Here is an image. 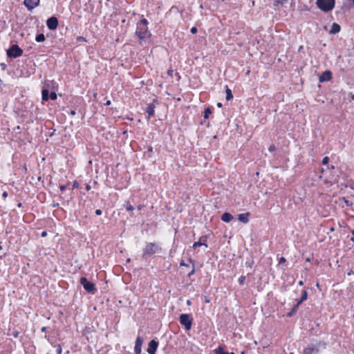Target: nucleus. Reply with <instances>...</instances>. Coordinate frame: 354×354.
I'll return each instance as SVG.
<instances>
[{
    "mask_svg": "<svg viewBox=\"0 0 354 354\" xmlns=\"http://www.w3.org/2000/svg\"><path fill=\"white\" fill-rule=\"evenodd\" d=\"M274 150H275V147H274V145H270V147H269V151H270V152H272V151H274Z\"/></svg>",
    "mask_w": 354,
    "mask_h": 354,
    "instance_id": "nucleus-31",
    "label": "nucleus"
},
{
    "mask_svg": "<svg viewBox=\"0 0 354 354\" xmlns=\"http://www.w3.org/2000/svg\"><path fill=\"white\" fill-rule=\"evenodd\" d=\"M2 196L3 198H6L8 196V193L6 192H3V194H2Z\"/></svg>",
    "mask_w": 354,
    "mask_h": 354,
    "instance_id": "nucleus-39",
    "label": "nucleus"
},
{
    "mask_svg": "<svg viewBox=\"0 0 354 354\" xmlns=\"http://www.w3.org/2000/svg\"><path fill=\"white\" fill-rule=\"evenodd\" d=\"M190 32L192 33V34H195L197 32V28L196 27H192L190 30Z\"/></svg>",
    "mask_w": 354,
    "mask_h": 354,
    "instance_id": "nucleus-30",
    "label": "nucleus"
},
{
    "mask_svg": "<svg viewBox=\"0 0 354 354\" xmlns=\"http://www.w3.org/2000/svg\"><path fill=\"white\" fill-rule=\"evenodd\" d=\"M1 249V246L0 245V250Z\"/></svg>",
    "mask_w": 354,
    "mask_h": 354,
    "instance_id": "nucleus-55",
    "label": "nucleus"
},
{
    "mask_svg": "<svg viewBox=\"0 0 354 354\" xmlns=\"http://www.w3.org/2000/svg\"><path fill=\"white\" fill-rule=\"evenodd\" d=\"M287 1L288 0H281V1L277 0L274 2V6L277 7V6H278L279 4L283 5L284 3H287Z\"/></svg>",
    "mask_w": 354,
    "mask_h": 354,
    "instance_id": "nucleus-23",
    "label": "nucleus"
},
{
    "mask_svg": "<svg viewBox=\"0 0 354 354\" xmlns=\"http://www.w3.org/2000/svg\"><path fill=\"white\" fill-rule=\"evenodd\" d=\"M217 106L221 108L222 106V104L221 102L217 103Z\"/></svg>",
    "mask_w": 354,
    "mask_h": 354,
    "instance_id": "nucleus-44",
    "label": "nucleus"
},
{
    "mask_svg": "<svg viewBox=\"0 0 354 354\" xmlns=\"http://www.w3.org/2000/svg\"><path fill=\"white\" fill-rule=\"evenodd\" d=\"M71 114L72 115H74L75 114V111H71Z\"/></svg>",
    "mask_w": 354,
    "mask_h": 354,
    "instance_id": "nucleus-46",
    "label": "nucleus"
},
{
    "mask_svg": "<svg viewBox=\"0 0 354 354\" xmlns=\"http://www.w3.org/2000/svg\"><path fill=\"white\" fill-rule=\"evenodd\" d=\"M138 209H141V206H138Z\"/></svg>",
    "mask_w": 354,
    "mask_h": 354,
    "instance_id": "nucleus-53",
    "label": "nucleus"
},
{
    "mask_svg": "<svg viewBox=\"0 0 354 354\" xmlns=\"http://www.w3.org/2000/svg\"><path fill=\"white\" fill-rule=\"evenodd\" d=\"M48 98V90L46 88H44L42 91V100L44 101H47Z\"/></svg>",
    "mask_w": 354,
    "mask_h": 354,
    "instance_id": "nucleus-18",
    "label": "nucleus"
},
{
    "mask_svg": "<svg viewBox=\"0 0 354 354\" xmlns=\"http://www.w3.org/2000/svg\"><path fill=\"white\" fill-rule=\"evenodd\" d=\"M167 75H169V76H172V75H173V70L169 69V70L167 71Z\"/></svg>",
    "mask_w": 354,
    "mask_h": 354,
    "instance_id": "nucleus-32",
    "label": "nucleus"
},
{
    "mask_svg": "<svg viewBox=\"0 0 354 354\" xmlns=\"http://www.w3.org/2000/svg\"><path fill=\"white\" fill-rule=\"evenodd\" d=\"M296 310H293V308L292 309V310L288 314V316L290 317L292 316L295 313Z\"/></svg>",
    "mask_w": 354,
    "mask_h": 354,
    "instance_id": "nucleus-34",
    "label": "nucleus"
},
{
    "mask_svg": "<svg viewBox=\"0 0 354 354\" xmlns=\"http://www.w3.org/2000/svg\"><path fill=\"white\" fill-rule=\"evenodd\" d=\"M350 97H351V100H354V94L351 93V94H350Z\"/></svg>",
    "mask_w": 354,
    "mask_h": 354,
    "instance_id": "nucleus-42",
    "label": "nucleus"
},
{
    "mask_svg": "<svg viewBox=\"0 0 354 354\" xmlns=\"http://www.w3.org/2000/svg\"><path fill=\"white\" fill-rule=\"evenodd\" d=\"M110 104H111V101H110V100H108V101L106 102V104H105V105H106V106H109V105H110Z\"/></svg>",
    "mask_w": 354,
    "mask_h": 354,
    "instance_id": "nucleus-43",
    "label": "nucleus"
},
{
    "mask_svg": "<svg viewBox=\"0 0 354 354\" xmlns=\"http://www.w3.org/2000/svg\"><path fill=\"white\" fill-rule=\"evenodd\" d=\"M329 162V158L328 156H325L322 160L323 165H327Z\"/></svg>",
    "mask_w": 354,
    "mask_h": 354,
    "instance_id": "nucleus-25",
    "label": "nucleus"
},
{
    "mask_svg": "<svg viewBox=\"0 0 354 354\" xmlns=\"http://www.w3.org/2000/svg\"><path fill=\"white\" fill-rule=\"evenodd\" d=\"M47 26L50 30H55L58 26V20L55 17H51L47 20Z\"/></svg>",
    "mask_w": 354,
    "mask_h": 354,
    "instance_id": "nucleus-6",
    "label": "nucleus"
},
{
    "mask_svg": "<svg viewBox=\"0 0 354 354\" xmlns=\"http://www.w3.org/2000/svg\"><path fill=\"white\" fill-rule=\"evenodd\" d=\"M204 245V243H202L200 241H198V242H195L193 245V248H196V247L198 246H200V245Z\"/></svg>",
    "mask_w": 354,
    "mask_h": 354,
    "instance_id": "nucleus-28",
    "label": "nucleus"
},
{
    "mask_svg": "<svg viewBox=\"0 0 354 354\" xmlns=\"http://www.w3.org/2000/svg\"><path fill=\"white\" fill-rule=\"evenodd\" d=\"M233 95L232 94L231 90L229 88L226 89V100H230L232 98Z\"/></svg>",
    "mask_w": 354,
    "mask_h": 354,
    "instance_id": "nucleus-21",
    "label": "nucleus"
},
{
    "mask_svg": "<svg viewBox=\"0 0 354 354\" xmlns=\"http://www.w3.org/2000/svg\"><path fill=\"white\" fill-rule=\"evenodd\" d=\"M245 280V277L244 276H241L239 279V282L241 285L243 284L244 283V281Z\"/></svg>",
    "mask_w": 354,
    "mask_h": 354,
    "instance_id": "nucleus-26",
    "label": "nucleus"
},
{
    "mask_svg": "<svg viewBox=\"0 0 354 354\" xmlns=\"http://www.w3.org/2000/svg\"><path fill=\"white\" fill-rule=\"evenodd\" d=\"M158 249V246L154 243H149L146 245L144 252L145 254H154Z\"/></svg>",
    "mask_w": 354,
    "mask_h": 354,
    "instance_id": "nucleus-7",
    "label": "nucleus"
},
{
    "mask_svg": "<svg viewBox=\"0 0 354 354\" xmlns=\"http://www.w3.org/2000/svg\"><path fill=\"white\" fill-rule=\"evenodd\" d=\"M340 31V26L336 23L332 24V27L329 32L330 34H336Z\"/></svg>",
    "mask_w": 354,
    "mask_h": 354,
    "instance_id": "nucleus-16",
    "label": "nucleus"
},
{
    "mask_svg": "<svg viewBox=\"0 0 354 354\" xmlns=\"http://www.w3.org/2000/svg\"><path fill=\"white\" fill-rule=\"evenodd\" d=\"M66 185H61V186L59 187V188H60V189H61L62 191H64V190L66 189Z\"/></svg>",
    "mask_w": 354,
    "mask_h": 354,
    "instance_id": "nucleus-37",
    "label": "nucleus"
},
{
    "mask_svg": "<svg viewBox=\"0 0 354 354\" xmlns=\"http://www.w3.org/2000/svg\"><path fill=\"white\" fill-rule=\"evenodd\" d=\"M299 286H303V285H304L303 281H300L299 282Z\"/></svg>",
    "mask_w": 354,
    "mask_h": 354,
    "instance_id": "nucleus-47",
    "label": "nucleus"
},
{
    "mask_svg": "<svg viewBox=\"0 0 354 354\" xmlns=\"http://www.w3.org/2000/svg\"><path fill=\"white\" fill-rule=\"evenodd\" d=\"M233 219L232 215L230 213L225 212L221 216V220L224 222L228 223Z\"/></svg>",
    "mask_w": 354,
    "mask_h": 354,
    "instance_id": "nucleus-17",
    "label": "nucleus"
},
{
    "mask_svg": "<svg viewBox=\"0 0 354 354\" xmlns=\"http://www.w3.org/2000/svg\"><path fill=\"white\" fill-rule=\"evenodd\" d=\"M249 213L241 214L239 215V220L243 223H247L249 221Z\"/></svg>",
    "mask_w": 354,
    "mask_h": 354,
    "instance_id": "nucleus-15",
    "label": "nucleus"
},
{
    "mask_svg": "<svg viewBox=\"0 0 354 354\" xmlns=\"http://www.w3.org/2000/svg\"><path fill=\"white\" fill-rule=\"evenodd\" d=\"M95 214H96L97 215H101V214H102V211H101L100 209H97V210L95 211Z\"/></svg>",
    "mask_w": 354,
    "mask_h": 354,
    "instance_id": "nucleus-35",
    "label": "nucleus"
},
{
    "mask_svg": "<svg viewBox=\"0 0 354 354\" xmlns=\"http://www.w3.org/2000/svg\"><path fill=\"white\" fill-rule=\"evenodd\" d=\"M154 109H155V105L153 104H150L147 109V112L148 113L147 120H149L150 117L153 116L154 115Z\"/></svg>",
    "mask_w": 354,
    "mask_h": 354,
    "instance_id": "nucleus-14",
    "label": "nucleus"
},
{
    "mask_svg": "<svg viewBox=\"0 0 354 354\" xmlns=\"http://www.w3.org/2000/svg\"><path fill=\"white\" fill-rule=\"evenodd\" d=\"M36 41L37 42H42L45 40V36L44 34L41 33V34H39L37 37H36Z\"/></svg>",
    "mask_w": 354,
    "mask_h": 354,
    "instance_id": "nucleus-20",
    "label": "nucleus"
},
{
    "mask_svg": "<svg viewBox=\"0 0 354 354\" xmlns=\"http://www.w3.org/2000/svg\"><path fill=\"white\" fill-rule=\"evenodd\" d=\"M205 301H206L207 303H209V302H210V300H209V299H208L207 297H205Z\"/></svg>",
    "mask_w": 354,
    "mask_h": 354,
    "instance_id": "nucleus-45",
    "label": "nucleus"
},
{
    "mask_svg": "<svg viewBox=\"0 0 354 354\" xmlns=\"http://www.w3.org/2000/svg\"><path fill=\"white\" fill-rule=\"evenodd\" d=\"M126 208L127 210H129V211H131L133 209V207L131 205H130L129 203H128L127 205Z\"/></svg>",
    "mask_w": 354,
    "mask_h": 354,
    "instance_id": "nucleus-29",
    "label": "nucleus"
},
{
    "mask_svg": "<svg viewBox=\"0 0 354 354\" xmlns=\"http://www.w3.org/2000/svg\"><path fill=\"white\" fill-rule=\"evenodd\" d=\"M216 354H230V353L225 351L223 347H218L215 350Z\"/></svg>",
    "mask_w": 354,
    "mask_h": 354,
    "instance_id": "nucleus-19",
    "label": "nucleus"
},
{
    "mask_svg": "<svg viewBox=\"0 0 354 354\" xmlns=\"http://www.w3.org/2000/svg\"><path fill=\"white\" fill-rule=\"evenodd\" d=\"M86 190H88H88H90V189H91V186H90L89 185H86Z\"/></svg>",
    "mask_w": 354,
    "mask_h": 354,
    "instance_id": "nucleus-41",
    "label": "nucleus"
},
{
    "mask_svg": "<svg viewBox=\"0 0 354 354\" xmlns=\"http://www.w3.org/2000/svg\"><path fill=\"white\" fill-rule=\"evenodd\" d=\"M78 187V183L77 182L73 183V187L77 188Z\"/></svg>",
    "mask_w": 354,
    "mask_h": 354,
    "instance_id": "nucleus-38",
    "label": "nucleus"
},
{
    "mask_svg": "<svg viewBox=\"0 0 354 354\" xmlns=\"http://www.w3.org/2000/svg\"><path fill=\"white\" fill-rule=\"evenodd\" d=\"M158 344L155 340H151L149 344V347L147 348V352L149 354H156V351L158 348Z\"/></svg>",
    "mask_w": 354,
    "mask_h": 354,
    "instance_id": "nucleus-9",
    "label": "nucleus"
},
{
    "mask_svg": "<svg viewBox=\"0 0 354 354\" xmlns=\"http://www.w3.org/2000/svg\"><path fill=\"white\" fill-rule=\"evenodd\" d=\"M211 113H212V111L209 108L206 109L205 111V113H204V118L205 119L208 118V117L211 114Z\"/></svg>",
    "mask_w": 354,
    "mask_h": 354,
    "instance_id": "nucleus-24",
    "label": "nucleus"
},
{
    "mask_svg": "<svg viewBox=\"0 0 354 354\" xmlns=\"http://www.w3.org/2000/svg\"><path fill=\"white\" fill-rule=\"evenodd\" d=\"M187 304L188 306H189V305L191 304V301H190L189 300H187Z\"/></svg>",
    "mask_w": 354,
    "mask_h": 354,
    "instance_id": "nucleus-49",
    "label": "nucleus"
},
{
    "mask_svg": "<svg viewBox=\"0 0 354 354\" xmlns=\"http://www.w3.org/2000/svg\"><path fill=\"white\" fill-rule=\"evenodd\" d=\"M319 352L316 346H309L304 350V354H317Z\"/></svg>",
    "mask_w": 354,
    "mask_h": 354,
    "instance_id": "nucleus-12",
    "label": "nucleus"
},
{
    "mask_svg": "<svg viewBox=\"0 0 354 354\" xmlns=\"http://www.w3.org/2000/svg\"><path fill=\"white\" fill-rule=\"evenodd\" d=\"M332 74L329 71H324L319 77V81L320 82H324L325 81H328L331 79Z\"/></svg>",
    "mask_w": 354,
    "mask_h": 354,
    "instance_id": "nucleus-11",
    "label": "nucleus"
},
{
    "mask_svg": "<svg viewBox=\"0 0 354 354\" xmlns=\"http://www.w3.org/2000/svg\"><path fill=\"white\" fill-rule=\"evenodd\" d=\"M46 235H47L46 232H43L41 233V236H42V237H45Z\"/></svg>",
    "mask_w": 354,
    "mask_h": 354,
    "instance_id": "nucleus-40",
    "label": "nucleus"
},
{
    "mask_svg": "<svg viewBox=\"0 0 354 354\" xmlns=\"http://www.w3.org/2000/svg\"><path fill=\"white\" fill-rule=\"evenodd\" d=\"M180 266H185V263L181 262V263H180Z\"/></svg>",
    "mask_w": 354,
    "mask_h": 354,
    "instance_id": "nucleus-51",
    "label": "nucleus"
},
{
    "mask_svg": "<svg viewBox=\"0 0 354 354\" xmlns=\"http://www.w3.org/2000/svg\"><path fill=\"white\" fill-rule=\"evenodd\" d=\"M39 3V0H24V5L28 10L36 8Z\"/></svg>",
    "mask_w": 354,
    "mask_h": 354,
    "instance_id": "nucleus-8",
    "label": "nucleus"
},
{
    "mask_svg": "<svg viewBox=\"0 0 354 354\" xmlns=\"http://www.w3.org/2000/svg\"><path fill=\"white\" fill-rule=\"evenodd\" d=\"M23 50L17 46H12L8 50L7 55L9 57L16 58L22 55Z\"/></svg>",
    "mask_w": 354,
    "mask_h": 354,
    "instance_id": "nucleus-4",
    "label": "nucleus"
},
{
    "mask_svg": "<svg viewBox=\"0 0 354 354\" xmlns=\"http://www.w3.org/2000/svg\"><path fill=\"white\" fill-rule=\"evenodd\" d=\"M142 343L143 340L142 337H138L136 340V345L134 348V351L136 354H140Z\"/></svg>",
    "mask_w": 354,
    "mask_h": 354,
    "instance_id": "nucleus-10",
    "label": "nucleus"
},
{
    "mask_svg": "<svg viewBox=\"0 0 354 354\" xmlns=\"http://www.w3.org/2000/svg\"><path fill=\"white\" fill-rule=\"evenodd\" d=\"M286 261V259L284 257H281L280 259H279V263H283L284 262Z\"/></svg>",
    "mask_w": 354,
    "mask_h": 354,
    "instance_id": "nucleus-33",
    "label": "nucleus"
},
{
    "mask_svg": "<svg viewBox=\"0 0 354 354\" xmlns=\"http://www.w3.org/2000/svg\"><path fill=\"white\" fill-rule=\"evenodd\" d=\"M354 274V271L353 270H351L348 272V276H351V275H353Z\"/></svg>",
    "mask_w": 354,
    "mask_h": 354,
    "instance_id": "nucleus-36",
    "label": "nucleus"
},
{
    "mask_svg": "<svg viewBox=\"0 0 354 354\" xmlns=\"http://www.w3.org/2000/svg\"><path fill=\"white\" fill-rule=\"evenodd\" d=\"M317 5L322 10L328 12L334 8L335 0H317Z\"/></svg>",
    "mask_w": 354,
    "mask_h": 354,
    "instance_id": "nucleus-2",
    "label": "nucleus"
},
{
    "mask_svg": "<svg viewBox=\"0 0 354 354\" xmlns=\"http://www.w3.org/2000/svg\"><path fill=\"white\" fill-rule=\"evenodd\" d=\"M180 322L187 330H189L192 327V319L189 314H182L180 316Z\"/></svg>",
    "mask_w": 354,
    "mask_h": 354,
    "instance_id": "nucleus-3",
    "label": "nucleus"
},
{
    "mask_svg": "<svg viewBox=\"0 0 354 354\" xmlns=\"http://www.w3.org/2000/svg\"><path fill=\"white\" fill-rule=\"evenodd\" d=\"M200 8H201V9H203V5H202V4H201V6H200Z\"/></svg>",
    "mask_w": 354,
    "mask_h": 354,
    "instance_id": "nucleus-52",
    "label": "nucleus"
},
{
    "mask_svg": "<svg viewBox=\"0 0 354 354\" xmlns=\"http://www.w3.org/2000/svg\"><path fill=\"white\" fill-rule=\"evenodd\" d=\"M44 88H46L48 89V86L46 84H45L44 86Z\"/></svg>",
    "mask_w": 354,
    "mask_h": 354,
    "instance_id": "nucleus-50",
    "label": "nucleus"
},
{
    "mask_svg": "<svg viewBox=\"0 0 354 354\" xmlns=\"http://www.w3.org/2000/svg\"><path fill=\"white\" fill-rule=\"evenodd\" d=\"M307 299V292L306 290H304L302 292L301 298L299 301H297V304L293 307V310H297V308L300 305L301 303H302L304 301H305Z\"/></svg>",
    "mask_w": 354,
    "mask_h": 354,
    "instance_id": "nucleus-13",
    "label": "nucleus"
},
{
    "mask_svg": "<svg viewBox=\"0 0 354 354\" xmlns=\"http://www.w3.org/2000/svg\"><path fill=\"white\" fill-rule=\"evenodd\" d=\"M46 327H43V328H41V331H42V332L46 331Z\"/></svg>",
    "mask_w": 354,
    "mask_h": 354,
    "instance_id": "nucleus-48",
    "label": "nucleus"
},
{
    "mask_svg": "<svg viewBox=\"0 0 354 354\" xmlns=\"http://www.w3.org/2000/svg\"><path fill=\"white\" fill-rule=\"evenodd\" d=\"M316 286H317V287H318V288L319 287V283H317V285H316Z\"/></svg>",
    "mask_w": 354,
    "mask_h": 354,
    "instance_id": "nucleus-54",
    "label": "nucleus"
},
{
    "mask_svg": "<svg viewBox=\"0 0 354 354\" xmlns=\"http://www.w3.org/2000/svg\"><path fill=\"white\" fill-rule=\"evenodd\" d=\"M147 24L148 22L146 19H142L138 24L136 34L140 39H147L151 36V34L148 30Z\"/></svg>",
    "mask_w": 354,
    "mask_h": 354,
    "instance_id": "nucleus-1",
    "label": "nucleus"
},
{
    "mask_svg": "<svg viewBox=\"0 0 354 354\" xmlns=\"http://www.w3.org/2000/svg\"><path fill=\"white\" fill-rule=\"evenodd\" d=\"M40 180H41V177L40 176H39V177H37L36 178H34V177H32V179H31L30 183L31 184H37V183L39 182Z\"/></svg>",
    "mask_w": 354,
    "mask_h": 354,
    "instance_id": "nucleus-22",
    "label": "nucleus"
},
{
    "mask_svg": "<svg viewBox=\"0 0 354 354\" xmlns=\"http://www.w3.org/2000/svg\"><path fill=\"white\" fill-rule=\"evenodd\" d=\"M80 283L83 286L84 288L87 290L88 292H94L95 290V285L88 281L86 278L82 277L80 279Z\"/></svg>",
    "mask_w": 354,
    "mask_h": 354,
    "instance_id": "nucleus-5",
    "label": "nucleus"
},
{
    "mask_svg": "<svg viewBox=\"0 0 354 354\" xmlns=\"http://www.w3.org/2000/svg\"><path fill=\"white\" fill-rule=\"evenodd\" d=\"M50 97L51 100H55L57 98V94L55 92H52L50 95Z\"/></svg>",
    "mask_w": 354,
    "mask_h": 354,
    "instance_id": "nucleus-27",
    "label": "nucleus"
}]
</instances>
